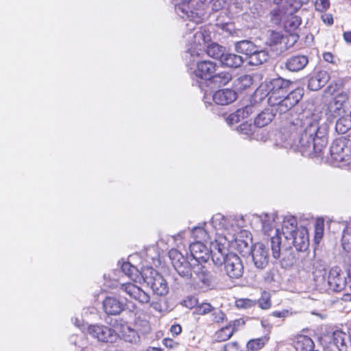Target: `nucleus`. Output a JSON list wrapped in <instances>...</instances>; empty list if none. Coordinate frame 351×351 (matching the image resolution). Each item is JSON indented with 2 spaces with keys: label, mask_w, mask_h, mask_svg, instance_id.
<instances>
[{
  "label": "nucleus",
  "mask_w": 351,
  "mask_h": 351,
  "mask_svg": "<svg viewBox=\"0 0 351 351\" xmlns=\"http://www.w3.org/2000/svg\"><path fill=\"white\" fill-rule=\"evenodd\" d=\"M213 226L219 230V234L227 239L231 246L243 256L249 254L252 249V239L250 232L242 228L245 221L243 217H226L220 213L213 217Z\"/></svg>",
  "instance_id": "nucleus-1"
},
{
  "label": "nucleus",
  "mask_w": 351,
  "mask_h": 351,
  "mask_svg": "<svg viewBox=\"0 0 351 351\" xmlns=\"http://www.w3.org/2000/svg\"><path fill=\"white\" fill-rule=\"evenodd\" d=\"M264 279L267 282H271L274 280V274L272 271H268L264 276Z\"/></svg>",
  "instance_id": "nucleus-56"
},
{
  "label": "nucleus",
  "mask_w": 351,
  "mask_h": 351,
  "mask_svg": "<svg viewBox=\"0 0 351 351\" xmlns=\"http://www.w3.org/2000/svg\"><path fill=\"white\" fill-rule=\"evenodd\" d=\"M121 269L123 273L134 282H140L142 279L141 271H139V270L135 266L132 265L130 262H123L121 265Z\"/></svg>",
  "instance_id": "nucleus-28"
},
{
  "label": "nucleus",
  "mask_w": 351,
  "mask_h": 351,
  "mask_svg": "<svg viewBox=\"0 0 351 351\" xmlns=\"http://www.w3.org/2000/svg\"><path fill=\"white\" fill-rule=\"evenodd\" d=\"M330 5L329 0H315L314 2L315 10L320 12L326 11L330 8Z\"/></svg>",
  "instance_id": "nucleus-42"
},
{
  "label": "nucleus",
  "mask_w": 351,
  "mask_h": 351,
  "mask_svg": "<svg viewBox=\"0 0 351 351\" xmlns=\"http://www.w3.org/2000/svg\"><path fill=\"white\" fill-rule=\"evenodd\" d=\"M206 0H180L176 5V13L182 19H189L186 24L189 30H195L196 25L200 23L204 15Z\"/></svg>",
  "instance_id": "nucleus-5"
},
{
  "label": "nucleus",
  "mask_w": 351,
  "mask_h": 351,
  "mask_svg": "<svg viewBox=\"0 0 351 351\" xmlns=\"http://www.w3.org/2000/svg\"><path fill=\"white\" fill-rule=\"evenodd\" d=\"M250 253L252 254L253 262L257 268L263 269L267 265L269 254L263 243L254 244Z\"/></svg>",
  "instance_id": "nucleus-18"
},
{
  "label": "nucleus",
  "mask_w": 351,
  "mask_h": 351,
  "mask_svg": "<svg viewBox=\"0 0 351 351\" xmlns=\"http://www.w3.org/2000/svg\"><path fill=\"white\" fill-rule=\"evenodd\" d=\"M290 315V313L288 310H283L281 311H274L272 313V315L276 317H286Z\"/></svg>",
  "instance_id": "nucleus-54"
},
{
  "label": "nucleus",
  "mask_w": 351,
  "mask_h": 351,
  "mask_svg": "<svg viewBox=\"0 0 351 351\" xmlns=\"http://www.w3.org/2000/svg\"><path fill=\"white\" fill-rule=\"evenodd\" d=\"M343 38L348 43H351V32H346L343 34Z\"/></svg>",
  "instance_id": "nucleus-60"
},
{
  "label": "nucleus",
  "mask_w": 351,
  "mask_h": 351,
  "mask_svg": "<svg viewBox=\"0 0 351 351\" xmlns=\"http://www.w3.org/2000/svg\"><path fill=\"white\" fill-rule=\"evenodd\" d=\"M234 334L231 326H226L218 330L215 334V339L217 341H224L229 339Z\"/></svg>",
  "instance_id": "nucleus-38"
},
{
  "label": "nucleus",
  "mask_w": 351,
  "mask_h": 351,
  "mask_svg": "<svg viewBox=\"0 0 351 351\" xmlns=\"http://www.w3.org/2000/svg\"><path fill=\"white\" fill-rule=\"evenodd\" d=\"M267 341V339L266 337H261L255 339H252L247 342V347L248 350H250L252 351H256L262 348Z\"/></svg>",
  "instance_id": "nucleus-40"
},
{
  "label": "nucleus",
  "mask_w": 351,
  "mask_h": 351,
  "mask_svg": "<svg viewBox=\"0 0 351 351\" xmlns=\"http://www.w3.org/2000/svg\"><path fill=\"white\" fill-rule=\"evenodd\" d=\"M258 303V306L263 309L269 308L271 305L270 293L265 291H263Z\"/></svg>",
  "instance_id": "nucleus-41"
},
{
  "label": "nucleus",
  "mask_w": 351,
  "mask_h": 351,
  "mask_svg": "<svg viewBox=\"0 0 351 351\" xmlns=\"http://www.w3.org/2000/svg\"><path fill=\"white\" fill-rule=\"evenodd\" d=\"M308 63V58L304 55H295L287 58L285 67L289 71L298 72L304 69Z\"/></svg>",
  "instance_id": "nucleus-22"
},
{
  "label": "nucleus",
  "mask_w": 351,
  "mask_h": 351,
  "mask_svg": "<svg viewBox=\"0 0 351 351\" xmlns=\"http://www.w3.org/2000/svg\"><path fill=\"white\" fill-rule=\"evenodd\" d=\"M329 78V74L327 71H318L310 77L308 88L313 91L318 90L328 82Z\"/></svg>",
  "instance_id": "nucleus-24"
},
{
  "label": "nucleus",
  "mask_w": 351,
  "mask_h": 351,
  "mask_svg": "<svg viewBox=\"0 0 351 351\" xmlns=\"http://www.w3.org/2000/svg\"><path fill=\"white\" fill-rule=\"evenodd\" d=\"M256 51L252 53L249 58V63L252 65H259L265 62L268 58V53L265 50H259L256 46Z\"/></svg>",
  "instance_id": "nucleus-34"
},
{
  "label": "nucleus",
  "mask_w": 351,
  "mask_h": 351,
  "mask_svg": "<svg viewBox=\"0 0 351 351\" xmlns=\"http://www.w3.org/2000/svg\"><path fill=\"white\" fill-rule=\"evenodd\" d=\"M118 290L120 293H124L130 298L138 301L141 304H147L150 301L149 293L132 282L121 284Z\"/></svg>",
  "instance_id": "nucleus-14"
},
{
  "label": "nucleus",
  "mask_w": 351,
  "mask_h": 351,
  "mask_svg": "<svg viewBox=\"0 0 351 351\" xmlns=\"http://www.w3.org/2000/svg\"><path fill=\"white\" fill-rule=\"evenodd\" d=\"M291 82L282 77L271 80L267 85L268 90V104H275L279 97H283L287 91Z\"/></svg>",
  "instance_id": "nucleus-12"
},
{
  "label": "nucleus",
  "mask_w": 351,
  "mask_h": 351,
  "mask_svg": "<svg viewBox=\"0 0 351 351\" xmlns=\"http://www.w3.org/2000/svg\"><path fill=\"white\" fill-rule=\"evenodd\" d=\"M235 50L239 53H242L250 58L252 53L256 51V46L249 40H241L235 44Z\"/></svg>",
  "instance_id": "nucleus-31"
},
{
  "label": "nucleus",
  "mask_w": 351,
  "mask_h": 351,
  "mask_svg": "<svg viewBox=\"0 0 351 351\" xmlns=\"http://www.w3.org/2000/svg\"><path fill=\"white\" fill-rule=\"evenodd\" d=\"M324 60L329 63H332L333 64H337V58L336 57L330 52H325L323 53Z\"/></svg>",
  "instance_id": "nucleus-50"
},
{
  "label": "nucleus",
  "mask_w": 351,
  "mask_h": 351,
  "mask_svg": "<svg viewBox=\"0 0 351 351\" xmlns=\"http://www.w3.org/2000/svg\"><path fill=\"white\" fill-rule=\"evenodd\" d=\"M324 234V224L322 223H317L315 228V241L319 243L322 239Z\"/></svg>",
  "instance_id": "nucleus-44"
},
{
  "label": "nucleus",
  "mask_w": 351,
  "mask_h": 351,
  "mask_svg": "<svg viewBox=\"0 0 351 351\" xmlns=\"http://www.w3.org/2000/svg\"><path fill=\"white\" fill-rule=\"evenodd\" d=\"M287 241L288 247L293 245L298 251L306 250L309 245L307 229L305 227L300 226L293 234V238H289Z\"/></svg>",
  "instance_id": "nucleus-15"
},
{
  "label": "nucleus",
  "mask_w": 351,
  "mask_h": 351,
  "mask_svg": "<svg viewBox=\"0 0 351 351\" xmlns=\"http://www.w3.org/2000/svg\"><path fill=\"white\" fill-rule=\"evenodd\" d=\"M330 155L337 162H348L351 160V142L346 138L335 140L330 146Z\"/></svg>",
  "instance_id": "nucleus-10"
},
{
  "label": "nucleus",
  "mask_w": 351,
  "mask_h": 351,
  "mask_svg": "<svg viewBox=\"0 0 351 351\" xmlns=\"http://www.w3.org/2000/svg\"><path fill=\"white\" fill-rule=\"evenodd\" d=\"M223 265L224 271L229 278L239 279L243 276L244 266L241 258L236 254L230 253Z\"/></svg>",
  "instance_id": "nucleus-13"
},
{
  "label": "nucleus",
  "mask_w": 351,
  "mask_h": 351,
  "mask_svg": "<svg viewBox=\"0 0 351 351\" xmlns=\"http://www.w3.org/2000/svg\"><path fill=\"white\" fill-rule=\"evenodd\" d=\"M351 128V118L349 114L339 118L335 125L337 132L341 134H345Z\"/></svg>",
  "instance_id": "nucleus-37"
},
{
  "label": "nucleus",
  "mask_w": 351,
  "mask_h": 351,
  "mask_svg": "<svg viewBox=\"0 0 351 351\" xmlns=\"http://www.w3.org/2000/svg\"><path fill=\"white\" fill-rule=\"evenodd\" d=\"M276 112L273 108H266L265 110L259 113L254 119V124L258 128H263L269 124L274 118Z\"/></svg>",
  "instance_id": "nucleus-27"
},
{
  "label": "nucleus",
  "mask_w": 351,
  "mask_h": 351,
  "mask_svg": "<svg viewBox=\"0 0 351 351\" xmlns=\"http://www.w3.org/2000/svg\"><path fill=\"white\" fill-rule=\"evenodd\" d=\"M169 254L171 264L180 276L185 279L198 280L206 287L212 285V274L203 265L195 263L191 256L186 257L177 250H170Z\"/></svg>",
  "instance_id": "nucleus-2"
},
{
  "label": "nucleus",
  "mask_w": 351,
  "mask_h": 351,
  "mask_svg": "<svg viewBox=\"0 0 351 351\" xmlns=\"http://www.w3.org/2000/svg\"><path fill=\"white\" fill-rule=\"evenodd\" d=\"M348 99V95L345 93L337 94L328 106L330 114L334 117L341 116L344 112L343 105Z\"/></svg>",
  "instance_id": "nucleus-23"
},
{
  "label": "nucleus",
  "mask_w": 351,
  "mask_h": 351,
  "mask_svg": "<svg viewBox=\"0 0 351 351\" xmlns=\"http://www.w3.org/2000/svg\"><path fill=\"white\" fill-rule=\"evenodd\" d=\"M294 347L297 351H312L314 348V343L309 337L299 335L296 337Z\"/></svg>",
  "instance_id": "nucleus-29"
},
{
  "label": "nucleus",
  "mask_w": 351,
  "mask_h": 351,
  "mask_svg": "<svg viewBox=\"0 0 351 351\" xmlns=\"http://www.w3.org/2000/svg\"><path fill=\"white\" fill-rule=\"evenodd\" d=\"M341 245L346 252L351 250V222L347 223L343 230Z\"/></svg>",
  "instance_id": "nucleus-36"
},
{
  "label": "nucleus",
  "mask_w": 351,
  "mask_h": 351,
  "mask_svg": "<svg viewBox=\"0 0 351 351\" xmlns=\"http://www.w3.org/2000/svg\"><path fill=\"white\" fill-rule=\"evenodd\" d=\"M213 309L212 306L209 303H202L196 307V312L199 315L208 313Z\"/></svg>",
  "instance_id": "nucleus-46"
},
{
  "label": "nucleus",
  "mask_w": 351,
  "mask_h": 351,
  "mask_svg": "<svg viewBox=\"0 0 351 351\" xmlns=\"http://www.w3.org/2000/svg\"><path fill=\"white\" fill-rule=\"evenodd\" d=\"M191 302V304L193 305V304H195L197 303V301L195 299H191L189 301Z\"/></svg>",
  "instance_id": "nucleus-64"
},
{
  "label": "nucleus",
  "mask_w": 351,
  "mask_h": 351,
  "mask_svg": "<svg viewBox=\"0 0 351 351\" xmlns=\"http://www.w3.org/2000/svg\"><path fill=\"white\" fill-rule=\"evenodd\" d=\"M141 277L155 294L162 296L168 293L169 287L166 280L153 267H143Z\"/></svg>",
  "instance_id": "nucleus-7"
},
{
  "label": "nucleus",
  "mask_w": 351,
  "mask_h": 351,
  "mask_svg": "<svg viewBox=\"0 0 351 351\" xmlns=\"http://www.w3.org/2000/svg\"><path fill=\"white\" fill-rule=\"evenodd\" d=\"M221 62L228 67L238 68L243 63V59L241 56L237 54L224 53Z\"/></svg>",
  "instance_id": "nucleus-30"
},
{
  "label": "nucleus",
  "mask_w": 351,
  "mask_h": 351,
  "mask_svg": "<svg viewBox=\"0 0 351 351\" xmlns=\"http://www.w3.org/2000/svg\"><path fill=\"white\" fill-rule=\"evenodd\" d=\"M348 276H349V278H350V282L351 283V267H350V268L348 269Z\"/></svg>",
  "instance_id": "nucleus-63"
},
{
  "label": "nucleus",
  "mask_w": 351,
  "mask_h": 351,
  "mask_svg": "<svg viewBox=\"0 0 351 351\" xmlns=\"http://www.w3.org/2000/svg\"><path fill=\"white\" fill-rule=\"evenodd\" d=\"M257 128L258 127L255 125V124L252 125L251 123L245 122L239 126L237 130L239 132L246 135L247 137L256 138L257 136L256 135V133L258 131Z\"/></svg>",
  "instance_id": "nucleus-35"
},
{
  "label": "nucleus",
  "mask_w": 351,
  "mask_h": 351,
  "mask_svg": "<svg viewBox=\"0 0 351 351\" xmlns=\"http://www.w3.org/2000/svg\"><path fill=\"white\" fill-rule=\"evenodd\" d=\"M332 339L339 351H351V340L346 333L340 330L335 331Z\"/></svg>",
  "instance_id": "nucleus-25"
},
{
  "label": "nucleus",
  "mask_w": 351,
  "mask_h": 351,
  "mask_svg": "<svg viewBox=\"0 0 351 351\" xmlns=\"http://www.w3.org/2000/svg\"><path fill=\"white\" fill-rule=\"evenodd\" d=\"M123 337L125 341L130 343H136L139 341V336L136 331L130 327L123 329Z\"/></svg>",
  "instance_id": "nucleus-39"
},
{
  "label": "nucleus",
  "mask_w": 351,
  "mask_h": 351,
  "mask_svg": "<svg viewBox=\"0 0 351 351\" xmlns=\"http://www.w3.org/2000/svg\"><path fill=\"white\" fill-rule=\"evenodd\" d=\"M170 331L173 334V335H178L181 333L182 332V327L178 325V324H176V325H173L171 328H170Z\"/></svg>",
  "instance_id": "nucleus-57"
},
{
  "label": "nucleus",
  "mask_w": 351,
  "mask_h": 351,
  "mask_svg": "<svg viewBox=\"0 0 351 351\" xmlns=\"http://www.w3.org/2000/svg\"><path fill=\"white\" fill-rule=\"evenodd\" d=\"M309 0H290L288 2L293 10L299 9L303 4H306Z\"/></svg>",
  "instance_id": "nucleus-47"
},
{
  "label": "nucleus",
  "mask_w": 351,
  "mask_h": 351,
  "mask_svg": "<svg viewBox=\"0 0 351 351\" xmlns=\"http://www.w3.org/2000/svg\"><path fill=\"white\" fill-rule=\"evenodd\" d=\"M212 3V9L218 11L223 8V0H208Z\"/></svg>",
  "instance_id": "nucleus-51"
},
{
  "label": "nucleus",
  "mask_w": 351,
  "mask_h": 351,
  "mask_svg": "<svg viewBox=\"0 0 351 351\" xmlns=\"http://www.w3.org/2000/svg\"><path fill=\"white\" fill-rule=\"evenodd\" d=\"M256 302L250 299H240L236 302V304L239 308H248L254 306Z\"/></svg>",
  "instance_id": "nucleus-45"
},
{
  "label": "nucleus",
  "mask_w": 351,
  "mask_h": 351,
  "mask_svg": "<svg viewBox=\"0 0 351 351\" xmlns=\"http://www.w3.org/2000/svg\"><path fill=\"white\" fill-rule=\"evenodd\" d=\"M217 65L209 60L198 61L197 68L194 71V75L200 79L208 81L216 71Z\"/></svg>",
  "instance_id": "nucleus-19"
},
{
  "label": "nucleus",
  "mask_w": 351,
  "mask_h": 351,
  "mask_svg": "<svg viewBox=\"0 0 351 351\" xmlns=\"http://www.w3.org/2000/svg\"><path fill=\"white\" fill-rule=\"evenodd\" d=\"M327 143L326 129L319 127L317 120H311L304 124L297 147L302 155L313 156L320 154Z\"/></svg>",
  "instance_id": "nucleus-3"
},
{
  "label": "nucleus",
  "mask_w": 351,
  "mask_h": 351,
  "mask_svg": "<svg viewBox=\"0 0 351 351\" xmlns=\"http://www.w3.org/2000/svg\"><path fill=\"white\" fill-rule=\"evenodd\" d=\"M302 20L300 16L296 15H289L285 21V29L291 35L295 36L294 32L298 29L301 25Z\"/></svg>",
  "instance_id": "nucleus-33"
},
{
  "label": "nucleus",
  "mask_w": 351,
  "mask_h": 351,
  "mask_svg": "<svg viewBox=\"0 0 351 351\" xmlns=\"http://www.w3.org/2000/svg\"><path fill=\"white\" fill-rule=\"evenodd\" d=\"M240 79H241V82H245V84H244L245 86H249L252 84V80L251 76H250V75L242 76V77H241Z\"/></svg>",
  "instance_id": "nucleus-58"
},
{
  "label": "nucleus",
  "mask_w": 351,
  "mask_h": 351,
  "mask_svg": "<svg viewBox=\"0 0 351 351\" xmlns=\"http://www.w3.org/2000/svg\"><path fill=\"white\" fill-rule=\"evenodd\" d=\"M87 332L93 338L104 343H113L117 338L114 330L103 324L88 325Z\"/></svg>",
  "instance_id": "nucleus-11"
},
{
  "label": "nucleus",
  "mask_w": 351,
  "mask_h": 351,
  "mask_svg": "<svg viewBox=\"0 0 351 351\" xmlns=\"http://www.w3.org/2000/svg\"><path fill=\"white\" fill-rule=\"evenodd\" d=\"M239 113L240 110H238L237 113H233L230 114L227 119L226 122L228 125H231L234 124V123H237L239 121Z\"/></svg>",
  "instance_id": "nucleus-48"
},
{
  "label": "nucleus",
  "mask_w": 351,
  "mask_h": 351,
  "mask_svg": "<svg viewBox=\"0 0 351 351\" xmlns=\"http://www.w3.org/2000/svg\"><path fill=\"white\" fill-rule=\"evenodd\" d=\"M224 351H240V346L237 342H230L224 346Z\"/></svg>",
  "instance_id": "nucleus-49"
},
{
  "label": "nucleus",
  "mask_w": 351,
  "mask_h": 351,
  "mask_svg": "<svg viewBox=\"0 0 351 351\" xmlns=\"http://www.w3.org/2000/svg\"><path fill=\"white\" fill-rule=\"evenodd\" d=\"M298 228L299 227L297 226V219L295 217H285L282 222V234L287 241L289 238H293V234L297 231Z\"/></svg>",
  "instance_id": "nucleus-26"
},
{
  "label": "nucleus",
  "mask_w": 351,
  "mask_h": 351,
  "mask_svg": "<svg viewBox=\"0 0 351 351\" xmlns=\"http://www.w3.org/2000/svg\"><path fill=\"white\" fill-rule=\"evenodd\" d=\"M223 235L215 237L214 241L210 242V253L213 263L216 266H221L226 261V257L229 255L228 243L227 239Z\"/></svg>",
  "instance_id": "nucleus-8"
},
{
  "label": "nucleus",
  "mask_w": 351,
  "mask_h": 351,
  "mask_svg": "<svg viewBox=\"0 0 351 351\" xmlns=\"http://www.w3.org/2000/svg\"><path fill=\"white\" fill-rule=\"evenodd\" d=\"M184 38L191 45L189 53L191 56H199L202 51L205 50L208 56L221 60L225 53L226 49L223 47L215 43L208 44L211 41V33L206 28L189 30Z\"/></svg>",
  "instance_id": "nucleus-4"
},
{
  "label": "nucleus",
  "mask_w": 351,
  "mask_h": 351,
  "mask_svg": "<svg viewBox=\"0 0 351 351\" xmlns=\"http://www.w3.org/2000/svg\"><path fill=\"white\" fill-rule=\"evenodd\" d=\"M262 223L263 231L265 234L271 236V248L274 258L280 256L281 238L279 237V229L276 228V220L278 217L276 213H265L258 216Z\"/></svg>",
  "instance_id": "nucleus-6"
},
{
  "label": "nucleus",
  "mask_w": 351,
  "mask_h": 351,
  "mask_svg": "<svg viewBox=\"0 0 351 351\" xmlns=\"http://www.w3.org/2000/svg\"><path fill=\"white\" fill-rule=\"evenodd\" d=\"M213 101L218 105H228L237 98V93L229 88L219 90L212 95Z\"/></svg>",
  "instance_id": "nucleus-21"
},
{
  "label": "nucleus",
  "mask_w": 351,
  "mask_h": 351,
  "mask_svg": "<svg viewBox=\"0 0 351 351\" xmlns=\"http://www.w3.org/2000/svg\"><path fill=\"white\" fill-rule=\"evenodd\" d=\"M232 79V75L227 71L214 73L209 80V83L215 86H221L227 84Z\"/></svg>",
  "instance_id": "nucleus-32"
},
{
  "label": "nucleus",
  "mask_w": 351,
  "mask_h": 351,
  "mask_svg": "<svg viewBox=\"0 0 351 351\" xmlns=\"http://www.w3.org/2000/svg\"><path fill=\"white\" fill-rule=\"evenodd\" d=\"M273 36L274 39L276 40L274 41L275 43H278V42H280L281 36L279 33H273Z\"/></svg>",
  "instance_id": "nucleus-61"
},
{
  "label": "nucleus",
  "mask_w": 351,
  "mask_h": 351,
  "mask_svg": "<svg viewBox=\"0 0 351 351\" xmlns=\"http://www.w3.org/2000/svg\"><path fill=\"white\" fill-rule=\"evenodd\" d=\"M74 324L80 328L82 330L87 331V326H88L87 324H84L82 319H80L78 318L75 319Z\"/></svg>",
  "instance_id": "nucleus-55"
},
{
  "label": "nucleus",
  "mask_w": 351,
  "mask_h": 351,
  "mask_svg": "<svg viewBox=\"0 0 351 351\" xmlns=\"http://www.w3.org/2000/svg\"><path fill=\"white\" fill-rule=\"evenodd\" d=\"M321 18L322 21L328 25H331L333 23V17L330 14H324Z\"/></svg>",
  "instance_id": "nucleus-53"
},
{
  "label": "nucleus",
  "mask_w": 351,
  "mask_h": 351,
  "mask_svg": "<svg viewBox=\"0 0 351 351\" xmlns=\"http://www.w3.org/2000/svg\"><path fill=\"white\" fill-rule=\"evenodd\" d=\"M184 232H180L179 234H178L177 235H176L173 238H174V240L175 241H178L180 239H182V234Z\"/></svg>",
  "instance_id": "nucleus-62"
},
{
  "label": "nucleus",
  "mask_w": 351,
  "mask_h": 351,
  "mask_svg": "<svg viewBox=\"0 0 351 351\" xmlns=\"http://www.w3.org/2000/svg\"><path fill=\"white\" fill-rule=\"evenodd\" d=\"M103 308L109 315H117L125 309V304L115 297L108 296L103 301Z\"/></svg>",
  "instance_id": "nucleus-20"
},
{
  "label": "nucleus",
  "mask_w": 351,
  "mask_h": 351,
  "mask_svg": "<svg viewBox=\"0 0 351 351\" xmlns=\"http://www.w3.org/2000/svg\"><path fill=\"white\" fill-rule=\"evenodd\" d=\"M190 252L192 261L195 263L202 265L210 258V250L202 241H197L190 245Z\"/></svg>",
  "instance_id": "nucleus-17"
},
{
  "label": "nucleus",
  "mask_w": 351,
  "mask_h": 351,
  "mask_svg": "<svg viewBox=\"0 0 351 351\" xmlns=\"http://www.w3.org/2000/svg\"><path fill=\"white\" fill-rule=\"evenodd\" d=\"M303 96V89L296 88L288 94L286 97H279L275 101V104H269L273 110L280 114H284L296 105Z\"/></svg>",
  "instance_id": "nucleus-9"
},
{
  "label": "nucleus",
  "mask_w": 351,
  "mask_h": 351,
  "mask_svg": "<svg viewBox=\"0 0 351 351\" xmlns=\"http://www.w3.org/2000/svg\"><path fill=\"white\" fill-rule=\"evenodd\" d=\"M224 317H225V315L223 312L221 311H219L217 314H216V316H215V321L217 322H219L222 320H223L224 319Z\"/></svg>",
  "instance_id": "nucleus-59"
},
{
  "label": "nucleus",
  "mask_w": 351,
  "mask_h": 351,
  "mask_svg": "<svg viewBox=\"0 0 351 351\" xmlns=\"http://www.w3.org/2000/svg\"><path fill=\"white\" fill-rule=\"evenodd\" d=\"M213 218L210 222L205 223L204 227L196 226L194 227L191 230V233L196 239L199 240V241H206L208 239H210L213 236L217 237L221 235L219 234V230H217L213 226Z\"/></svg>",
  "instance_id": "nucleus-16"
},
{
  "label": "nucleus",
  "mask_w": 351,
  "mask_h": 351,
  "mask_svg": "<svg viewBox=\"0 0 351 351\" xmlns=\"http://www.w3.org/2000/svg\"><path fill=\"white\" fill-rule=\"evenodd\" d=\"M245 324V322L242 319H239L237 320H234L232 324H230L228 325V326H231V328L233 330L234 332H236L239 327L243 326Z\"/></svg>",
  "instance_id": "nucleus-52"
},
{
  "label": "nucleus",
  "mask_w": 351,
  "mask_h": 351,
  "mask_svg": "<svg viewBox=\"0 0 351 351\" xmlns=\"http://www.w3.org/2000/svg\"><path fill=\"white\" fill-rule=\"evenodd\" d=\"M218 27L226 36L232 35L235 32L234 25L231 23L219 24Z\"/></svg>",
  "instance_id": "nucleus-43"
}]
</instances>
